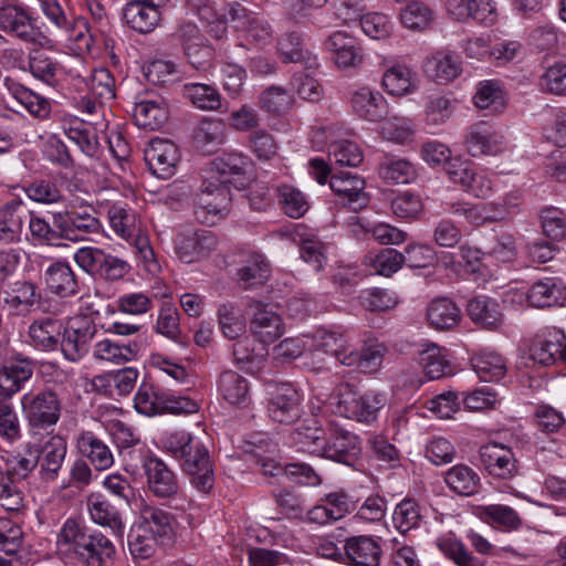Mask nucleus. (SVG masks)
<instances>
[{"mask_svg": "<svg viewBox=\"0 0 566 566\" xmlns=\"http://www.w3.org/2000/svg\"><path fill=\"white\" fill-rule=\"evenodd\" d=\"M163 449L180 462L191 485L201 493H208L214 484L212 460L206 444L191 433L178 430L166 432L161 440Z\"/></svg>", "mask_w": 566, "mask_h": 566, "instance_id": "1", "label": "nucleus"}, {"mask_svg": "<svg viewBox=\"0 0 566 566\" xmlns=\"http://www.w3.org/2000/svg\"><path fill=\"white\" fill-rule=\"evenodd\" d=\"M136 411L144 416L163 413L188 415L198 411V403L184 396H175L150 382L143 381L134 397Z\"/></svg>", "mask_w": 566, "mask_h": 566, "instance_id": "2", "label": "nucleus"}, {"mask_svg": "<svg viewBox=\"0 0 566 566\" xmlns=\"http://www.w3.org/2000/svg\"><path fill=\"white\" fill-rule=\"evenodd\" d=\"M386 402L387 397L380 391L368 390L359 394L349 384H342L337 389V411L345 418L361 423L374 422Z\"/></svg>", "mask_w": 566, "mask_h": 566, "instance_id": "3", "label": "nucleus"}, {"mask_svg": "<svg viewBox=\"0 0 566 566\" xmlns=\"http://www.w3.org/2000/svg\"><path fill=\"white\" fill-rule=\"evenodd\" d=\"M52 220L61 239L72 242L84 241L91 234H98L103 230L94 208L86 203L70 205L64 210L54 212Z\"/></svg>", "mask_w": 566, "mask_h": 566, "instance_id": "4", "label": "nucleus"}, {"mask_svg": "<svg viewBox=\"0 0 566 566\" xmlns=\"http://www.w3.org/2000/svg\"><path fill=\"white\" fill-rule=\"evenodd\" d=\"M97 333L96 325L86 316L71 319L63 326L59 348L64 358L72 363L80 361L88 352Z\"/></svg>", "mask_w": 566, "mask_h": 566, "instance_id": "5", "label": "nucleus"}, {"mask_svg": "<svg viewBox=\"0 0 566 566\" xmlns=\"http://www.w3.org/2000/svg\"><path fill=\"white\" fill-rule=\"evenodd\" d=\"M172 38L181 45L187 61L193 69L198 71L208 69L213 57V49L195 23H180L172 33Z\"/></svg>", "mask_w": 566, "mask_h": 566, "instance_id": "6", "label": "nucleus"}, {"mask_svg": "<svg viewBox=\"0 0 566 566\" xmlns=\"http://www.w3.org/2000/svg\"><path fill=\"white\" fill-rule=\"evenodd\" d=\"M447 175L453 184L475 198H486L493 192V182L489 174L469 160L455 157L453 161L449 163Z\"/></svg>", "mask_w": 566, "mask_h": 566, "instance_id": "7", "label": "nucleus"}, {"mask_svg": "<svg viewBox=\"0 0 566 566\" xmlns=\"http://www.w3.org/2000/svg\"><path fill=\"white\" fill-rule=\"evenodd\" d=\"M22 410L32 427L54 426L61 416V402L52 390L28 392L21 399Z\"/></svg>", "mask_w": 566, "mask_h": 566, "instance_id": "8", "label": "nucleus"}, {"mask_svg": "<svg viewBox=\"0 0 566 566\" xmlns=\"http://www.w3.org/2000/svg\"><path fill=\"white\" fill-rule=\"evenodd\" d=\"M463 145L470 156L482 157L501 154L506 144L500 130L490 123L481 120L467 128Z\"/></svg>", "mask_w": 566, "mask_h": 566, "instance_id": "9", "label": "nucleus"}, {"mask_svg": "<svg viewBox=\"0 0 566 566\" xmlns=\"http://www.w3.org/2000/svg\"><path fill=\"white\" fill-rule=\"evenodd\" d=\"M324 458L350 465L360 453L359 438L335 421H327Z\"/></svg>", "mask_w": 566, "mask_h": 566, "instance_id": "10", "label": "nucleus"}, {"mask_svg": "<svg viewBox=\"0 0 566 566\" xmlns=\"http://www.w3.org/2000/svg\"><path fill=\"white\" fill-rule=\"evenodd\" d=\"M0 30L25 43L35 40L34 19L30 9L14 0L0 6Z\"/></svg>", "mask_w": 566, "mask_h": 566, "instance_id": "11", "label": "nucleus"}, {"mask_svg": "<svg viewBox=\"0 0 566 566\" xmlns=\"http://www.w3.org/2000/svg\"><path fill=\"white\" fill-rule=\"evenodd\" d=\"M334 64L340 70L356 69L364 60L359 41L349 32L335 31L324 42Z\"/></svg>", "mask_w": 566, "mask_h": 566, "instance_id": "12", "label": "nucleus"}, {"mask_svg": "<svg viewBox=\"0 0 566 566\" xmlns=\"http://www.w3.org/2000/svg\"><path fill=\"white\" fill-rule=\"evenodd\" d=\"M144 155L149 170L157 178L168 179L176 174L180 154L172 142L154 138L145 148Z\"/></svg>", "mask_w": 566, "mask_h": 566, "instance_id": "13", "label": "nucleus"}, {"mask_svg": "<svg viewBox=\"0 0 566 566\" xmlns=\"http://www.w3.org/2000/svg\"><path fill=\"white\" fill-rule=\"evenodd\" d=\"M217 243V237L211 230L181 232L176 238V254L184 263H193L208 256Z\"/></svg>", "mask_w": 566, "mask_h": 566, "instance_id": "14", "label": "nucleus"}, {"mask_svg": "<svg viewBox=\"0 0 566 566\" xmlns=\"http://www.w3.org/2000/svg\"><path fill=\"white\" fill-rule=\"evenodd\" d=\"M148 490L159 499H170L179 492L177 474L157 457H148L143 462Z\"/></svg>", "mask_w": 566, "mask_h": 566, "instance_id": "15", "label": "nucleus"}, {"mask_svg": "<svg viewBox=\"0 0 566 566\" xmlns=\"http://www.w3.org/2000/svg\"><path fill=\"white\" fill-rule=\"evenodd\" d=\"M350 107L359 118L378 123L389 113L388 102L377 90L369 86H360L350 95Z\"/></svg>", "mask_w": 566, "mask_h": 566, "instance_id": "16", "label": "nucleus"}, {"mask_svg": "<svg viewBox=\"0 0 566 566\" xmlns=\"http://www.w3.org/2000/svg\"><path fill=\"white\" fill-rule=\"evenodd\" d=\"M301 402L302 397L296 388L290 384L281 385L269 401V416L280 423H293L301 417Z\"/></svg>", "mask_w": 566, "mask_h": 566, "instance_id": "17", "label": "nucleus"}, {"mask_svg": "<svg viewBox=\"0 0 566 566\" xmlns=\"http://www.w3.org/2000/svg\"><path fill=\"white\" fill-rule=\"evenodd\" d=\"M565 333L556 327L546 328L535 335L528 347V358L535 364L549 366L559 361Z\"/></svg>", "mask_w": 566, "mask_h": 566, "instance_id": "18", "label": "nucleus"}, {"mask_svg": "<svg viewBox=\"0 0 566 566\" xmlns=\"http://www.w3.org/2000/svg\"><path fill=\"white\" fill-rule=\"evenodd\" d=\"M74 446L81 457L97 471H105L114 464V455L109 447L91 430H80L74 437Z\"/></svg>", "mask_w": 566, "mask_h": 566, "instance_id": "19", "label": "nucleus"}, {"mask_svg": "<svg viewBox=\"0 0 566 566\" xmlns=\"http://www.w3.org/2000/svg\"><path fill=\"white\" fill-rule=\"evenodd\" d=\"M480 460L491 475L500 479H511L517 472L512 450L500 443L490 442L482 446Z\"/></svg>", "mask_w": 566, "mask_h": 566, "instance_id": "20", "label": "nucleus"}, {"mask_svg": "<svg viewBox=\"0 0 566 566\" xmlns=\"http://www.w3.org/2000/svg\"><path fill=\"white\" fill-rule=\"evenodd\" d=\"M289 235L292 242L300 247L302 259L311 264L316 272L321 271L327 258L324 244L318 239L316 231L308 229L303 223H297L290 230Z\"/></svg>", "mask_w": 566, "mask_h": 566, "instance_id": "21", "label": "nucleus"}, {"mask_svg": "<svg viewBox=\"0 0 566 566\" xmlns=\"http://www.w3.org/2000/svg\"><path fill=\"white\" fill-rule=\"evenodd\" d=\"M344 551L350 566H379L382 549L378 539L371 535L347 537Z\"/></svg>", "mask_w": 566, "mask_h": 566, "instance_id": "22", "label": "nucleus"}, {"mask_svg": "<svg viewBox=\"0 0 566 566\" xmlns=\"http://www.w3.org/2000/svg\"><path fill=\"white\" fill-rule=\"evenodd\" d=\"M250 307L253 311L250 329L261 343H273L283 335L282 318L269 305L254 302Z\"/></svg>", "mask_w": 566, "mask_h": 566, "instance_id": "23", "label": "nucleus"}, {"mask_svg": "<svg viewBox=\"0 0 566 566\" xmlns=\"http://www.w3.org/2000/svg\"><path fill=\"white\" fill-rule=\"evenodd\" d=\"M329 186L339 200L354 210L361 209L368 202L365 180L356 174L343 171L334 174L331 177Z\"/></svg>", "mask_w": 566, "mask_h": 566, "instance_id": "24", "label": "nucleus"}, {"mask_svg": "<svg viewBox=\"0 0 566 566\" xmlns=\"http://www.w3.org/2000/svg\"><path fill=\"white\" fill-rule=\"evenodd\" d=\"M40 475L45 481H54L64 463L67 443L61 434H51L43 442L39 443Z\"/></svg>", "mask_w": 566, "mask_h": 566, "instance_id": "25", "label": "nucleus"}, {"mask_svg": "<svg viewBox=\"0 0 566 566\" xmlns=\"http://www.w3.org/2000/svg\"><path fill=\"white\" fill-rule=\"evenodd\" d=\"M29 211L21 200L12 199L0 206V243L19 242Z\"/></svg>", "mask_w": 566, "mask_h": 566, "instance_id": "26", "label": "nucleus"}, {"mask_svg": "<svg viewBox=\"0 0 566 566\" xmlns=\"http://www.w3.org/2000/svg\"><path fill=\"white\" fill-rule=\"evenodd\" d=\"M566 302V283L557 276H548L534 282L528 289V305L552 307Z\"/></svg>", "mask_w": 566, "mask_h": 566, "instance_id": "27", "label": "nucleus"}, {"mask_svg": "<svg viewBox=\"0 0 566 566\" xmlns=\"http://www.w3.org/2000/svg\"><path fill=\"white\" fill-rule=\"evenodd\" d=\"M228 182H230V179H222L220 176L206 178L198 195V206L213 216L222 213L230 201Z\"/></svg>", "mask_w": 566, "mask_h": 566, "instance_id": "28", "label": "nucleus"}, {"mask_svg": "<svg viewBox=\"0 0 566 566\" xmlns=\"http://www.w3.org/2000/svg\"><path fill=\"white\" fill-rule=\"evenodd\" d=\"M90 533L86 526L75 517L66 518L59 528L55 537V547L63 556H77L84 547Z\"/></svg>", "mask_w": 566, "mask_h": 566, "instance_id": "29", "label": "nucleus"}, {"mask_svg": "<svg viewBox=\"0 0 566 566\" xmlns=\"http://www.w3.org/2000/svg\"><path fill=\"white\" fill-rule=\"evenodd\" d=\"M388 347L379 342H371L357 352L352 349L348 356L343 358V365L347 367H357L364 374L378 373L388 355Z\"/></svg>", "mask_w": 566, "mask_h": 566, "instance_id": "30", "label": "nucleus"}, {"mask_svg": "<svg viewBox=\"0 0 566 566\" xmlns=\"http://www.w3.org/2000/svg\"><path fill=\"white\" fill-rule=\"evenodd\" d=\"M77 559L85 566H111L116 554L115 545L102 532L90 533Z\"/></svg>", "mask_w": 566, "mask_h": 566, "instance_id": "31", "label": "nucleus"}, {"mask_svg": "<svg viewBox=\"0 0 566 566\" xmlns=\"http://www.w3.org/2000/svg\"><path fill=\"white\" fill-rule=\"evenodd\" d=\"M140 517L143 520V524L139 527V531H146L156 537L161 545H168L172 541L174 517L169 512L150 505H145L140 510Z\"/></svg>", "mask_w": 566, "mask_h": 566, "instance_id": "32", "label": "nucleus"}, {"mask_svg": "<svg viewBox=\"0 0 566 566\" xmlns=\"http://www.w3.org/2000/svg\"><path fill=\"white\" fill-rule=\"evenodd\" d=\"M159 8L136 0L128 2L123 10L125 23L134 31L149 33L160 21Z\"/></svg>", "mask_w": 566, "mask_h": 566, "instance_id": "33", "label": "nucleus"}, {"mask_svg": "<svg viewBox=\"0 0 566 566\" xmlns=\"http://www.w3.org/2000/svg\"><path fill=\"white\" fill-rule=\"evenodd\" d=\"M46 289L59 296L66 297L77 293L75 274L65 261L52 262L44 272Z\"/></svg>", "mask_w": 566, "mask_h": 566, "instance_id": "34", "label": "nucleus"}, {"mask_svg": "<svg viewBox=\"0 0 566 566\" xmlns=\"http://www.w3.org/2000/svg\"><path fill=\"white\" fill-rule=\"evenodd\" d=\"M139 349L136 342L118 344L109 338H104L95 343L92 355L98 361L123 365L135 360L138 357Z\"/></svg>", "mask_w": 566, "mask_h": 566, "instance_id": "35", "label": "nucleus"}, {"mask_svg": "<svg viewBox=\"0 0 566 566\" xmlns=\"http://www.w3.org/2000/svg\"><path fill=\"white\" fill-rule=\"evenodd\" d=\"M444 482L459 496H473L480 492L481 479L467 464H455L444 472Z\"/></svg>", "mask_w": 566, "mask_h": 566, "instance_id": "36", "label": "nucleus"}, {"mask_svg": "<svg viewBox=\"0 0 566 566\" xmlns=\"http://www.w3.org/2000/svg\"><path fill=\"white\" fill-rule=\"evenodd\" d=\"M63 323L52 317L35 319L29 327V336L35 348L55 350L59 348Z\"/></svg>", "mask_w": 566, "mask_h": 566, "instance_id": "37", "label": "nucleus"}, {"mask_svg": "<svg viewBox=\"0 0 566 566\" xmlns=\"http://www.w3.org/2000/svg\"><path fill=\"white\" fill-rule=\"evenodd\" d=\"M381 86L389 95L403 96L416 91L417 76L407 65L394 63L385 70Z\"/></svg>", "mask_w": 566, "mask_h": 566, "instance_id": "38", "label": "nucleus"}, {"mask_svg": "<svg viewBox=\"0 0 566 566\" xmlns=\"http://www.w3.org/2000/svg\"><path fill=\"white\" fill-rule=\"evenodd\" d=\"M469 317L486 329H496L503 323V314L495 300L486 296H476L467 305Z\"/></svg>", "mask_w": 566, "mask_h": 566, "instance_id": "39", "label": "nucleus"}, {"mask_svg": "<svg viewBox=\"0 0 566 566\" xmlns=\"http://www.w3.org/2000/svg\"><path fill=\"white\" fill-rule=\"evenodd\" d=\"M8 91L11 97L23 106L34 118L45 120L50 117L52 104L46 97L14 82L8 84Z\"/></svg>", "mask_w": 566, "mask_h": 566, "instance_id": "40", "label": "nucleus"}, {"mask_svg": "<svg viewBox=\"0 0 566 566\" xmlns=\"http://www.w3.org/2000/svg\"><path fill=\"white\" fill-rule=\"evenodd\" d=\"M107 218L114 233L126 241L134 237L140 229L137 213L124 203H114L107 210Z\"/></svg>", "mask_w": 566, "mask_h": 566, "instance_id": "41", "label": "nucleus"}, {"mask_svg": "<svg viewBox=\"0 0 566 566\" xmlns=\"http://www.w3.org/2000/svg\"><path fill=\"white\" fill-rule=\"evenodd\" d=\"M427 319L436 329H450L459 324L461 311L452 300L437 297L427 307Z\"/></svg>", "mask_w": 566, "mask_h": 566, "instance_id": "42", "label": "nucleus"}, {"mask_svg": "<svg viewBox=\"0 0 566 566\" xmlns=\"http://www.w3.org/2000/svg\"><path fill=\"white\" fill-rule=\"evenodd\" d=\"M421 365L428 379L434 380L451 375L452 368L448 358V349L430 343L419 353Z\"/></svg>", "mask_w": 566, "mask_h": 566, "instance_id": "43", "label": "nucleus"}, {"mask_svg": "<svg viewBox=\"0 0 566 566\" xmlns=\"http://www.w3.org/2000/svg\"><path fill=\"white\" fill-rule=\"evenodd\" d=\"M471 364L478 377L483 381H499L507 370L505 359L490 349H483L474 354Z\"/></svg>", "mask_w": 566, "mask_h": 566, "instance_id": "44", "label": "nucleus"}, {"mask_svg": "<svg viewBox=\"0 0 566 566\" xmlns=\"http://www.w3.org/2000/svg\"><path fill=\"white\" fill-rule=\"evenodd\" d=\"M133 116L139 127L156 130L166 123L168 111L163 99H144L135 104Z\"/></svg>", "mask_w": 566, "mask_h": 566, "instance_id": "45", "label": "nucleus"}, {"mask_svg": "<svg viewBox=\"0 0 566 566\" xmlns=\"http://www.w3.org/2000/svg\"><path fill=\"white\" fill-rule=\"evenodd\" d=\"M63 130L66 137L73 142L87 157H94L99 147L95 128L84 122L75 119L64 120Z\"/></svg>", "mask_w": 566, "mask_h": 566, "instance_id": "46", "label": "nucleus"}, {"mask_svg": "<svg viewBox=\"0 0 566 566\" xmlns=\"http://www.w3.org/2000/svg\"><path fill=\"white\" fill-rule=\"evenodd\" d=\"M270 275V263L263 255L255 254L238 270V282L242 289L251 290L265 284Z\"/></svg>", "mask_w": 566, "mask_h": 566, "instance_id": "47", "label": "nucleus"}, {"mask_svg": "<svg viewBox=\"0 0 566 566\" xmlns=\"http://www.w3.org/2000/svg\"><path fill=\"white\" fill-rule=\"evenodd\" d=\"M253 167L251 158L242 153H224L214 158L210 168L211 171L219 175L222 179L227 176L244 177Z\"/></svg>", "mask_w": 566, "mask_h": 566, "instance_id": "48", "label": "nucleus"}, {"mask_svg": "<svg viewBox=\"0 0 566 566\" xmlns=\"http://www.w3.org/2000/svg\"><path fill=\"white\" fill-rule=\"evenodd\" d=\"M316 349L324 355L334 356L342 365L343 358L350 354L353 346L347 335L340 331L318 329L315 334Z\"/></svg>", "mask_w": 566, "mask_h": 566, "instance_id": "49", "label": "nucleus"}, {"mask_svg": "<svg viewBox=\"0 0 566 566\" xmlns=\"http://www.w3.org/2000/svg\"><path fill=\"white\" fill-rule=\"evenodd\" d=\"M29 71L39 81L53 86L62 72L61 64L42 50L29 54Z\"/></svg>", "mask_w": 566, "mask_h": 566, "instance_id": "50", "label": "nucleus"}, {"mask_svg": "<svg viewBox=\"0 0 566 566\" xmlns=\"http://www.w3.org/2000/svg\"><path fill=\"white\" fill-rule=\"evenodd\" d=\"M218 389L223 399L231 405L245 406L249 401L248 382L235 371H223L219 377Z\"/></svg>", "mask_w": 566, "mask_h": 566, "instance_id": "51", "label": "nucleus"}, {"mask_svg": "<svg viewBox=\"0 0 566 566\" xmlns=\"http://www.w3.org/2000/svg\"><path fill=\"white\" fill-rule=\"evenodd\" d=\"M32 376V368L22 361L11 363L0 369V396L10 398Z\"/></svg>", "mask_w": 566, "mask_h": 566, "instance_id": "52", "label": "nucleus"}, {"mask_svg": "<svg viewBox=\"0 0 566 566\" xmlns=\"http://www.w3.org/2000/svg\"><path fill=\"white\" fill-rule=\"evenodd\" d=\"M474 105L480 109L501 111L506 105L503 86L497 80H483L476 84Z\"/></svg>", "mask_w": 566, "mask_h": 566, "instance_id": "53", "label": "nucleus"}, {"mask_svg": "<svg viewBox=\"0 0 566 566\" xmlns=\"http://www.w3.org/2000/svg\"><path fill=\"white\" fill-rule=\"evenodd\" d=\"M92 521L103 527H108L115 537L122 538L125 524L119 512L107 501H95L88 505Z\"/></svg>", "mask_w": 566, "mask_h": 566, "instance_id": "54", "label": "nucleus"}, {"mask_svg": "<svg viewBox=\"0 0 566 566\" xmlns=\"http://www.w3.org/2000/svg\"><path fill=\"white\" fill-rule=\"evenodd\" d=\"M379 176L388 184H410L417 178V170L407 159L387 157L379 165Z\"/></svg>", "mask_w": 566, "mask_h": 566, "instance_id": "55", "label": "nucleus"}, {"mask_svg": "<svg viewBox=\"0 0 566 566\" xmlns=\"http://www.w3.org/2000/svg\"><path fill=\"white\" fill-rule=\"evenodd\" d=\"M428 70L439 83H449L462 71L460 56L451 52H438L429 60Z\"/></svg>", "mask_w": 566, "mask_h": 566, "instance_id": "56", "label": "nucleus"}, {"mask_svg": "<svg viewBox=\"0 0 566 566\" xmlns=\"http://www.w3.org/2000/svg\"><path fill=\"white\" fill-rule=\"evenodd\" d=\"M1 289L2 301L13 310L32 306L39 297L35 285L27 281L9 282Z\"/></svg>", "mask_w": 566, "mask_h": 566, "instance_id": "57", "label": "nucleus"}, {"mask_svg": "<svg viewBox=\"0 0 566 566\" xmlns=\"http://www.w3.org/2000/svg\"><path fill=\"white\" fill-rule=\"evenodd\" d=\"M185 95L199 109L218 111L222 106V96L219 91L203 83H188L184 86Z\"/></svg>", "mask_w": 566, "mask_h": 566, "instance_id": "58", "label": "nucleus"}, {"mask_svg": "<svg viewBox=\"0 0 566 566\" xmlns=\"http://www.w3.org/2000/svg\"><path fill=\"white\" fill-rule=\"evenodd\" d=\"M537 85L541 92L555 96H566V62L555 61L539 75Z\"/></svg>", "mask_w": 566, "mask_h": 566, "instance_id": "59", "label": "nucleus"}, {"mask_svg": "<svg viewBox=\"0 0 566 566\" xmlns=\"http://www.w3.org/2000/svg\"><path fill=\"white\" fill-rule=\"evenodd\" d=\"M193 139L197 148L211 153L223 143L224 126L218 119H205L195 129Z\"/></svg>", "mask_w": 566, "mask_h": 566, "instance_id": "60", "label": "nucleus"}, {"mask_svg": "<svg viewBox=\"0 0 566 566\" xmlns=\"http://www.w3.org/2000/svg\"><path fill=\"white\" fill-rule=\"evenodd\" d=\"M482 516L491 525H496L504 531H516L522 526V518L511 506L503 504H490L482 506Z\"/></svg>", "mask_w": 566, "mask_h": 566, "instance_id": "61", "label": "nucleus"}, {"mask_svg": "<svg viewBox=\"0 0 566 566\" xmlns=\"http://www.w3.org/2000/svg\"><path fill=\"white\" fill-rule=\"evenodd\" d=\"M218 318L223 335L229 339H238L244 335L247 323L243 314L233 304H222L218 308Z\"/></svg>", "mask_w": 566, "mask_h": 566, "instance_id": "62", "label": "nucleus"}, {"mask_svg": "<svg viewBox=\"0 0 566 566\" xmlns=\"http://www.w3.org/2000/svg\"><path fill=\"white\" fill-rule=\"evenodd\" d=\"M437 545L457 566H485L481 559L469 552L461 541L453 536L439 538Z\"/></svg>", "mask_w": 566, "mask_h": 566, "instance_id": "63", "label": "nucleus"}, {"mask_svg": "<svg viewBox=\"0 0 566 566\" xmlns=\"http://www.w3.org/2000/svg\"><path fill=\"white\" fill-rule=\"evenodd\" d=\"M326 431L327 424L325 427H303L295 431L293 439L302 451L323 457Z\"/></svg>", "mask_w": 566, "mask_h": 566, "instance_id": "64", "label": "nucleus"}]
</instances>
